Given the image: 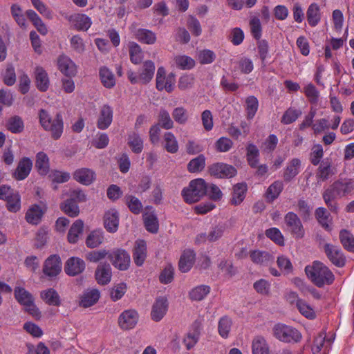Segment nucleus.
Instances as JSON below:
<instances>
[{
  "mask_svg": "<svg viewBox=\"0 0 354 354\" xmlns=\"http://www.w3.org/2000/svg\"><path fill=\"white\" fill-rule=\"evenodd\" d=\"M353 192L354 178L340 177L324 192L323 199L331 212H337L338 206L335 200L351 195Z\"/></svg>",
  "mask_w": 354,
  "mask_h": 354,
  "instance_id": "f257e3e1",
  "label": "nucleus"
},
{
  "mask_svg": "<svg viewBox=\"0 0 354 354\" xmlns=\"http://www.w3.org/2000/svg\"><path fill=\"white\" fill-rule=\"evenodd\" d=\"M305 272L311 282L318 288L330 285L335 280L333 272L320 261H316L312 266H306Z\"/></svg>",
  "mask_w": 354,
  "mask_h": 354,
  "instance_id": "f03ea898",
  "label": "nucleus"
},
{
  "mask_svg": "<svg viewBox=\"0 0 354 354\" xmlns=\"http://www.w3.org/2000/svg\"><path fill=\"white\" fill-rule=\"evenodd\" d=\"M39 123L42 128L50 133L51 138L53 140H58L61 138L64 131V121L61 113H57L53 118L52 124H49V113L44 109H40L39 111Z\"/></svg>",
  "mask_w": 354,
  "mask_h": 354,
  "instance_id": "7ed1b4c3",
  "label": "nucleus"
},
{
  "mask_svg": "<svg viewBox=\"0 0 354 354\" xmlns=\"http://www.w3.org/2000/svg\"><path fill=\"white\" fill-rule=\"evenodd\" d=\"M207 185L203 178H196L190 181L189 186L183 189L181 194L187 203H194L206 195Z\"/></svg>",
  "mask_w": 354,
  "mask_h": 354,
  "instance_id": "20e7f679",
  "label": "nucleus"
},
{
  "mask_svg": "<svg viewBox=\"0 0 354 354\" xmlns=\"http://www.w3.org/2000/svg\"><path fill=\"white\" fill-rule=\"evenodd\" d=\"M15 298L19 304L24 306L26 311L35 318H39L41 313L34 303L32 295L24 288L16 286L14 289Z\"/></svg>",
  "mask_w": 354,
  "mask_h": 354,
  "instance_id": "39448f33",
  "label": "nucleus"
},
{
  "mask_svg": "<svg viewBox=\"0 0 354 354\" xmlns=\"http://www.w3.org/2000/svg\"><path fill=\"white\" fill-rule=\"evenodd\" d=\"M273 335L276 339L285 343H297L302 337L297 329L283 324H277L274 326Z\"/></svg>",
  "mask_w": 354,
  "mask_h": 354,
  "instance_id": "423d86ee",
  "label": "nucleus"
},
{
  "mask_svg": "<svg viewBox=\"0 0 354 354\" xmlns=\"http://www.w3.org/2000/svg\"><path fill=\"white\" fill-rule=\"evenodd\" d=\"M108 258L112 265L121 271L129 269L131 263L129 254L124 249H114L109 252Z\"/></svg>",
  "mask_w": 354,
  "mask_h": 354,
  "instance_id": "0eeeda50",
  "label": "nucleus"
},
{
  "mask_svg": "<svg viewBox=\"0 0 354 354\" xmlns=\"http://www.w3.org/2000/svg\"><path fill=\"white\" fill-rule=\"evenodd\" d=\"M284 221L286 230L295 238L301 239L304 236V228L300 218L295 213L292 212H288L284 217Z\"/></svg>",
  "mask_w": 354,
  "mask_h": 354,
  "instance_id": "6e6552de",
  "label": "nucleus"
},
{
  "mask_svg": "<svg viewBox=\"0 0 354 354\" xmlns=\"http://www.w3.org/2000/svg\"><path fill=\"white\" fill-rule=\"evenodd\" d=\"M208 169L211 176L218 178H230L237 174L234 167L223 162L214 163L209 167Z\"/></svg>",
  "mask_w": 354,
  "mask_h": 354,
  "instance_id": "1a4fd4ad",
  "label": "nucleus"
},
{
  "mask_svg": "<svg viewBox=\"0 0 354 354\" xmlns=\"http://www.w3.org/2000/svg\"><path fill=\"white\" fill-rule=\"evenodd\" d=\"M324 249L328 259L333 265L338 268L344 266L346 259L342 250L338 246L326 243Z\"/></svg>",
  "mask_w": 354,
  "mask_h": 354,
  "instance_id": "9d476101",
  "label": "nucleus"
},
{
  "mask_svg": "<svg viewBox=\"0 0 354 354\" xmlns=\"http://www.w3.org/2000/svg\"><path fill=\"white\" fill-rule=\"evenodd\" d=\"M138 321V314L132 309L123 311L118 317V324L122 330H130L134 328Z\"/></svg>",
  "mask_w": 354,
  "mask_h": 354,
  "instance_id": "9b49d317",
  "label": "nucleus"
},
{
  "mask_svg": "<svg viewBox=\"0 0 354 354\" xmlns=\"http://www.w3.org/2000/svg\"><path fill=\"white\" fill-rule=\"evenodd\" d=\"M32 167V160L28 157H24L19 161L16 169L12 173V176L16 180H23L29 176Z\"/></svg>",
  "mask_w": 354,
  "mask_h": 354,
  "instance_id": "f8f14e48",
  "label": "nucleus"
},
{
  "mask_svg": "<svg viewBox=\"0 0 354 354\" xmlns=\"http://www.w3.org/2000/svg\"><path fill=\"white\" fill-rule=\"evenodd\" d=\"M62 270V263L59 255H50L46 261L43 268L44 273L49 277L57 275Z\"/></svg>",
  "mask_w": 354,
  "mask_h": 354,
  "instance_id": "ddd939ff",
  "label": "nucleus"
},
{
  "mask_svg": "<svg viewBox=\"0 0 354 354\" xmlns=\"http://www.w3.org/2000/svg\"><path fill=\"white\" fill-rule=\"evenodd\" d=\"M168 310V301L166 297H160L153 304L151 317L155 322L160 321Z\"/></svg>",
  "mask_w": 354,
  "mask_h": 354,
  "instance_id": "4468645a",
  "label": "nucleus"
},
{
  "mask_svg": "<svg viewBox=\"0 0 354 354\" xmlns=\"http://www.w3.org/2000/svg\"><path fill=\"white\" fill-rule=\"evenodd\" d=\"M57 66L59 71L67 77L75 76L77 73L75 64L65 55L59 56L57 59Z\"/></svg>",
  "mask_w": 354,
  "mask_h": 354,
  "instance_id": "2eb2a0df",
  "label": "nucleus"
},
{
  "mask_svg": "<svg viewBox=\"0 0 354 354\" xmlns=\"http://www.w3.org/2000/svg\"><path fill=\"white\" fill-rule=\"evenodd\" d=\"M85 269L84 261L78 257H71L66 262L65 272L69 276H76L82 273Z\"/></svg>",
  "mask_w": 354,
  "mask_h": 354,
  "instance_id": "dca6fc26",
  "label": "nucleus"
},
{
  "mask_svg": "<svg viewBox=\"0 0 354 354\" xmlns=\"http://www.w3.org/2000/svg\"><path fill=\"white\" fill-rule=\"evenodd\" d=\"M119 214L115 209H111L105 212L104 216V225L110 233L115 232L118 229Z\"/></svg>",
  "mask_w": 354,
  "mask_h": 354,
  "instance_id": "f3484780",
  "label": "nucleus"
},
{
  "mask_svg": "<svg viewBox=\"0 0 354 354\" xmlns=\"http://www.w3.org/2000/svg\"><path fill=\"white\" fill-rule=\"evenodd\" d=\"M113 112L112 108L107 104L104 105L101 108L97 119V128L101 130L108 129L113 121Z\"/></svg>",
  "mask_w": 354,
  "mask_h": 354,
  "instance_id": "a211bd4d",
  "label": "nucleus"
},
{
  "mask_svg": "<svg viewBox=\"0 0 354 354\" xmlns=\"http://www.w3.org/2000/svg\"><path fill=\"white\" fill-rule=\"evenodd\" d=\"M196 259V254L190 249L185 250L179 259L178 268L182 272H187L192 268Z\"/></svg>",
  "mask_w": 354,
  "mask_h": 354,
  "instance_id": "6ab92c4d",
  "label": "nucleus"
},
{
  "mask_svg": "<svg viewBox=\"0 0 354 354\" xmlns=\"http://www.w3.org/2000/svg\"><path fill=\"white\" fill-rule=\"evenodd\" d=\"M35 83L37 88L41 92L48 89L50 81L46 70L41 66H37L35 69Z\"/></svg>",
  "mask_w": 354,
  "mask_h": 354,
  "instance_id": "aec40b11",
  "label": "nucleus"
},
{
  "mask_svg": "<svg viewBox=\"0 0 354 354\" xmlns=\"http://www.w3.org/2000/svg\"><path fill=\"white\" fill-rule=\"evenodd\" d=\"M73 178L82 185H89L94 181L95 174L91 169L81 168L74 172Z\"/></svg>",
  "mask_w": 354,
  "mask_h": 354,
  "instance_id": "412c9836",
  "label": "nucleus"
},
{
  "mask_svg": "<svg viewBox=\"0 0 354 354\" xmlns=\"http://www.w3.org/2000/svg\"><path fill=\"white\" fill-rule=\"evenodd\" d=\"M147 257V244L144 240H138L133 252V258L134 263L137 266L143 265Z\"/></svg>",
  "mask_w": 354,
  "mask_h": 354,
  "instance_id": "4be33fe9",
  "label": "nucleus"
},
{
  "mask_svg": "<svg viewBox=\"0 0 354 354\" xmlns=\"http://www.w3.org/2000/svg\"><path fill=\"white\" fill-rule=\"evenodd\" d=\"M301 160L299 158H292L287 164L284 169L283 177L285 181L290 182L300 172Z\"/></svg>",
  "mask_w": 354,
  "mask_h": 354,
  "instance_id": "5701e85b",
  "label": "nucleus"
},
{
  "mask_svg": "<svg viewBox=\"0 0 354 354\" xmlns=\"http://www.w3.org/2000/svg\"><path fill=\"white\" fill-rule=\"evenodd\" d=\"M95 279L99 284L106 285L111 281L112 272L109 263L101 264L95 270Z\"/></svg>",
  "mask_w": 354,
  "mask_h": 354,
  "instance_id": "b1692460",
  "label": "nucleus"
},
{
  "mask_svg": "<svg viewBox=\"0 0 354 354\" xmlns=\"http://www.w3.org/2000/svg\"><path fill=\"white\" fill-rule=\"evenodd\" d=\"M155 68V64L152 61L147 60L144 62L138 73L141 84H146L153 79Z\"/></svg>",
  "mask_w": 354,
  "mask_h": 354,
  "instance_id": "393cba45",
  "label": "nucleus"
},
{
  "mask_svg": "<svg viewBox=\"0 0 354 354\" xmlns=\"http://www.w3.org/2000/svg\"><path fill=\"white\" fill-rule=\"evenodd\" d=\"M248 186L245 183H237L233 187V192L230 203L234 205H240L245 198Z\"/></svg>",
  "mask_w": 354,
  "mask_h": 354,
  "instance_id": "a878e982",
  "label": "nucleus"
},
{
  "mask_svg": "<svg viewBox=\"0 0 354 354\" xmlns=\"http://www.w3.org/2000/svg\"><path fill=\"white\" fill-rule=\"evenodd\" d=\"M143 221L146 230L151 233H156L158 230V218L153 211H146L144 212Z\"/></svg>",
  "mask_w": 354,
  "mask_h": 354,
  "instance_id": "bb28decb",
  "label": "nucleus"
},
{
  "mask_svg": "<svg viewBox=\"0 0 354 354\" xmlns=\"http://www.w3.org/2000/svg\"><path fill=\"white\" fill-rule=\"evenodd\" d=\"M306 17L308 24L311 27H315L321 21V12L319 5L312 3L308 8Z\"/></svg>",
  "mask_w": 354,
  "mask_h": 354,
  "instance_id": "cd10ccee",
  "label": "nucleus"
},
{
  "mask_svg": "<svg viewBox=\"0 0 354 354\" xmlns=\"http://www.w3.org/2000/svg\"><path fill=\"white\" fill-rule=\"evenodd\" d=\"M40 296L41 299L49 306H59L61 305L60 297L53 288L41 291Z\"/></svg>",
  "mask_w": 354,
  "mask_h": 354,
  "instance_id": "c85d7f7f",
  "label": "nucleus"
},
{
  "mask_svg": "<svg viewBox=\"0 0 354 354\" xmlns=\"http://www.w3.org/2000/svg\"><path fill=\"white\" fill-rule=\"evenodd\" d=\"M35 167L40 175L46 176L49 172V158L46 153L42 151L37 153Z\"/></svg>",
  "mask_w": 354,
  "mask_h": 354,
  "instance_id": "c756f323",
  "label": "nucleus"
},
{
  "mask_svg": "<svg viewBox=\"0 0 354 354\" xmlns=\"http://www.w3.org/2000/svg\"><path fill=\"white\" fill-rule=\"evenodd\" d=\"M100 298V292L97 289L87 290L82 295L80 305L88 308L94 305Z\"/></svg>",
  "mask_w": 354,
  "mask_h": 354,
  "instance_id": "7c9ffc66",
  "label": "nucleus"
},
{
  "mask_svg": "<svg viewBox=\"0 0 354 354\" xmlns=\"http://www.w3.org/2000/svg\"><path fill=\"white\" fill-rule=\"evenodd\" d=\"M260 152L253 143H248L246 147V159L252 168H256L259 162Z\"/></svg>",
  "mask_w": 354,
  "mask_h": 354,
  "instance_id": "2f4dec72",
  "label": "nucleus"
},
{
  "mask_svg": "<svg viewBox=\"0 0 354 354\" xmlns=\"http://www.w3.org/2000/svg\"><path fill=\"white\" fill-rule=\"evenodd\" d=\"M163 147L170 153H176L179 149L176 136L170 131L165 132L163 136Z\"/></svg>",
  "mask_w": 354,
  "mask_h": 354,
  "instance_id": "473e14b6",
  "label": "nucleus"
},
{
  "mask_svg": "<svg viewBox=\"0 0 354 354\" xmlns=\"http://www.w3.org/2000/svg\"><path fill=\"white\" fill-rule=\"evenodd\" d=\"M334 174L335 172L331 166L330 161L326 160L322 162L319 165L316 174V177L318 180L325 181L334 175Z\"/></svg>",
  "mask_w": 354,
  "mask_h": 354,
  "instance_id": "72a5a7b5",
  "label": "nucleus"
},
{
  "mask_svg": "<svg viewBox=\"0 0 354 354\" xmlns=\"http://www.w3.org/2000/svg\"><path fill=\"white\" fill-rule=\"evenodd\" d=\"M250 259L254 263L266 266L273 261L272 256L267 252L259 250H253L250 254Z\"/></svg>",
  "mask_w": 354,
  "mask_h": 354,
  "instance_id": "f704fd0d",
  "label": "nucleus"
},
{
  "mask_svg": "<svg viewBox=\"0 0 354 354\" xmlns=\"http://www.w3.org/2000/svg\"><path fill=\"white\" fill-rule=\"evenodd\" d=\"M136 39L141 43L151 45L156 41V35L153 31L145 29L139 28L136 32Z\"/></svg>",
  "mask_w": 354,
  "mask_h": 354,
  "instance_id": "c9c22d12",
  "label": "nucleus"
},
{
  "mask_svg": "<svg viewBox=\"0 0 354 354\" xmlns=\"http://www.w3.org/2000/svg\"><path fill=\"white\" fill-rule=\"evenodd\" d=\"M99 75L101 82L104 87L111 88L115 85V76L113 72L107 67H101L100 68Z\"/></svg>",
  "mask_w": 354,
  "mask_h": 354,
  "instance_id": "e433bc0d",
  "label": "nucleus"
},
{
  "mask_svg": "<svg viewBox=\"0 0 354 354\" xmlns=\"http://www.w3.org/2000/svg\"><path fill=\"white\" fill-rule=\"evenodd\" d=\"M127 143L131 151L136 154L140 153L143 150V140L137 133L133 132L129 135Z\"/></svg>",
  "mask_w": 354,
  "mask_h": 354,
  "instance_id": "4c0bfd02",
  "label": "nucleus"
},
{
  "mask_svg": "<svg viewBox=\"0 0 354 354\" xmlns=\"http://www.w3.org/2000/svg\"><path fill=\"white\" fill-rule=\"evenodd\" d=\"M232 326V320L228 316L221 317L218 322V333L219 335L227 339L229 337Z\"/></svg>",
  "mask_w": 354,
  "mask_h": 354,
  "instance_id": "58836bf2",
  "label": "nucleus"
},
{
  "mask_svg": "<svg viewBox=\"0 0 354 354\" xmlns=\"http://www.w3.org/2000/svg\"><path fill=\"white\" fill-rule=\"evenodd\" d=\"M84 223L82 220H76L71 225L68 233V241L70 243H76L78 241L79 235L83 232Z\"/></svg>",
  "mask_w": 354,
  "mask_h": 354,
  "instance_id": "ea45409f",
  "label": "nucleus"
},
{
  "mask_svg": "<svg viewBox=\"0 0 354 354\" xmlns=\"http://www.w3.org/2000/svg\"><path fill=\"white\" fill-rule=\"evenodd\" d=\"M71 19L77 29L80 30L86 31L92 24L91 18L84 14H75Z\"/></svg>",
  "mask_w": 354,
  "mask_h": 354,
  "instance_id": "a19ab883",
  "label": "nucleus"
},
{
  "mask_svg": "<svg viewBox=\"0 0 354 354\" xmlns=\"http://www.w3.org/2000/svg\"><path fill=\"white\" fill-rule=\"evenodd\" d=\"M42 216L43 212L40 206L35 205L28 209L26 220L28 223L37 225L40 222Z\"/></svg>",
  "mask_w": 354,
  "mask_h": 354,
  "instance_id": "79ce46f5",
  "label": "nucleus"
},
{
  "mask_svg": "<svg viewBox=\"0 0 354 354\" xmlns=\"http://www.w3.org/2000/svg\"><path fill=\"white\" fill-rule=\"evenodd\" d=\"M252 354H269V348L265 338L257 336L252 341Z\"/></svg>",
  "mask_w": 354,
  "mask_h": 354,
  "instance_id": "37998d69",
  "label": "nucleus"
},
{
  "mask_svg": "<svg viewBox=\"0 0 354 354\" xmlns=\"http://www.w3.org/2000/svg\"><path fill=\"white\" fill-rule=\"evenodd\" d=\"M210 289L207 285L198 286L191 290L189 297L192 301H201L209 293Z\"/></svg>",
  "mask_w": 354,
  "mask_h": 354,
  "instance_id": "c03bdc74",
  "label": "nucleus"
},
{
  "mask_svg": "<svg viewBox=\"0 0 354 354\" xmlns=\"http://www.w3.org/2000/svg\"><path fill=\"white\" fill-rule=\"evenodd\" d=\"M283 189L282 181L276 180L272 183L267 189L266 197L269 201H273L278 198Z\"/></svg>",
  "mask_w": 354,
  "mask_h": 354,
  "instance_id": "a18cd8bd",
  "label": "nucleus"
},
{
  "mask_svg": "<svg viewBox=\"0 0 354 354\" xmlns=\"http://www.w3.org/2000/svg\"><path fill=\"white\" fill-rule=\"evenodd\" d=\"M104 241V234L102 230L92 231L86 239V244L88 248H95L99 246Z\"/></svg>",
  "mask_w": 354,
  "mask_h": 354,
  "instance_id": "49530a36",
  "label": "nucleus"
},
{
  "mask_svg": "<svg viewBox=\"0 0 354 354\" xmlns=\"http://www.w3.org/2000/svg\"><path fill=\"white\" fill-rule=\"evenodd\" d=\"M176 66L180 70H190L195 66V61L187 55H176L174 59Z\"/></svg>",
  "mask_w": 354,
  "mask_h": 354,
  "instance_id": "de8ad7c7",
  "label": "nucleus"
},
{
  "mask_svg": "<svg viewBox=\"0 0 354 354\" xmlns=\"http://www.w3.org/2000/svg\"><path fill=\"white\" fill-rule=\"evenodd\" d=\"M330 214L324 207H318L315 211V216L319 224L327 231H330Z\"/></svg>",
  "mask_w": 354,
  "mask_h": 354,
  "instance_id": "09e8293b",
  "label": "nucleus"
},
{
  "mask_svg": "<svg viewBox=\"0 0 354 354\" xmlns=\"http://www.w3.org/2000/svg\"><path fill=\"white\" fill-rule=\"evenodd\" d=\"M158 123H157V124H159V126L164 129L169 130L174 128V121L171 118L169 112L165 109H160L158 116Z\"/></svg>",
  "mask_w": 354,
  "mask_h": 354,
  "instance_id": "8fccbe9b",
  "label": "nucleus"
},
{
  "mask_svg": "<svg viewBox=\"0 0 354 354\" xmlns=\"http://www.w3.org/2000/svg\"><path fill=\"white\" fill-rule=\"evenodd\" d=\"M61 209L71 217H75L80 213L79 207L73 198L66 200L62 205Z\"/></svg>",
  "mask_w": 354,
  "mask_h": 354,
  "instance_id": "3c124183",
  "label": "nucleus"
},
{
  "mask_svg": "<svg viewBox=\"0 0 354 354\" xmlns=\"http://www.w3.org/2000/svg\"><path fill=\"white\" fill-rule=\"evenodd\" d=\"M301 115V111L295 108H288L283 114L281 122L283 124H290L295 122Z\"/></svg>",
  "mask_w": 354,
  "mask_h": 354,
  "instance_id": "603ef678",
  "label": "nucleus"
},
{
  "mask_svg": "<svg viewBox=\"0 0 354 354\" xmlns=\"http://www.w3.org/2000/svg\"><path fill=\"white\" fill-rule=\"evenodd\" d=\"M205 166V158L203 154L191 160L187 165V170L191 173L201 171Z\"/></svg>",
  "mask_w": 354,
  "mask_h": 354,
  "instance_id": "864d4df0",
  "label": "nucleus"
},
{
  "mask_svg": "<svg viewBox=\"0 0 354 354\" xmlns=\"http://www.w3.org/2000/svg\"><path fill=\"white\" fill-rule=\"evenodd\" d=\"M225 227L223 226H216L214 227L208 234L207 236H206L205 234H201L197 237V241L200 240H205L207 239L209 241H216L218 239H220L224 232Z\"/></svg>",
  "mask_w": 354,
  "mask_h": 354,
  "instance_id": "5fc2aeb1",
  "label": "nucleus"
},
{
  "mask_svg": "<svg viewBox=\"0 0 354 354\" xmlns=\"http://www.w3.org/2000/svg\"><path fill=\"white\" fill-rule=\"evenodd\" d=\"M245 104L247 118L248 120H252L256 115V113L258 110L259 101L256 97L250 95L246 98Z\"/></svg>",
  "mask_w": 354,
  "mask_h": 354,
  "instance_id": "6e6d98bb",
  "label": "nucleus"
},
{
  "mask_svg": "<svg viewBox=\"0 0 354 354\" xmlns=\"http://www.w3.org/2000/svg\"><path fill=\"white\" fill-rule=\"evenodd\" d=\"M339 239L346 250L354 252V236L351 233L346 230H342L339 233Z\"/></svg>",
  "mask_w": 354,
  "mask_h": 354,
  "instance_id": "4d7b16f0",
  "label": "nucleus"
},
{
  "mask_svg": "<svg viewBox=\"0 0 354 354\" xmlns=\"http://www.w3.org/2000/svg\"><path fill=\"white\" fill-rule=\"evenodd\" d=\"M126 204L129 210L134 214H139L142 209L141 201L134 196L127 195L125 196Z\"/></svg>",
  "mask_w": 354,
  "mask_h": 354,
  "instance_id": "13d9d810",
  "label": "nucleus"
},
{
  "mask_svg": "<svg viewBox=\"0 0 354 354\" xmlns=\"http://www.w3.org/2000/svg\"><path fill=\"white\" fill-rule=\"evenodd\" d=\"M7 129L13 133H19L24 131V124L19 116L10 118L7 122Z\"/></svg>",
  "mask_w": 354,
  "mask_h": 354,
  "instance_id": "bf43d9fd",
  "label": "nucleus"
},
{
  "mask_svg": "<svg viewBox=\"0 0 354 354\" xmlns=\"http://www.w3.org/2000/svg\"><path fill=\"white\" fill-rule=\"evenodd\" d=\"M129 56L131 62L134 64H140L143 59L140 46L136 43H131L129 46Z\"/></svg>",
  "mask_w": 354,
  "mask_h": 354,
  "instance_id": "052dcab7",
  "label": "nucleus"
},
{
  "mask_svg": "<svg viewBox=\"0 0 354 354\" xmlns=\"http://www.w3.org/2000/svg\"><path fill=\"white\" fill-rule=\"evenodd\" d=\"M6 207L10 212L16 213L21 209V197L18 192H16L6 201Z\"/></svg>",
  "mask_w": 354,
  "mask_h": 354,
  "instance_id": "680f3d73",
  "label": "nucleus"
},
{
  "mask_svg": "<svg viewBox=\"0 0 354 354\" xmlns=\"http://www.w3.org/2000/svg\"><path fill=\"white\" fill-rule=\"evenodd\" d=\"M324 156L323 147L320 144H315L313 145L310 153V162L317 166L320 163L321 159Z\"/></svg>",
  "mask_w": 354,
  "mask_h": 354,
  "instance_id": "e2e57ef3",
  "label": "nucleus"
},
{
  "mask_svg": "<svg viewBox=\"0 0 354 354\" xmlns=\"http://www.w3.org/2000/svg\"><path fill=\"white\" fill-rule=\"evenodd\" d=\"M171 114L175 122L179 124H185L189 118L187 111L183 106L175 108Z\"/></svg>",
  "mask_w": 354,
  "mask_h": 354,
  "instance_id": "0e129e2a",
  "label": "nucleus"
},
{
  "mask_svg": "<svg viewBox=\"0 0 354 354\" xmlns=\"http://www.w3.org/2000/svg\"><path fill=\"white\" fill-rule=\"evenodd\" d=\"M249 24L252 37L256 40H259L262 35V27L259 19L257 17H252Z\"/></svg>",
  "mask_w": 354,
  "mask_h": 354,
  "instance_id": "69168bd1",
  "label": "nucleus"
},
{
  "mask_svg": "<svg viewBox=\"0 0 354 354\" xmlns=\"http://www.w3.org/2000/svg\"><path fill=\"white\" fill-rule=\"evenodd\" d=\"M266 236L279 245H284V238L281 231L277 227H271L266 230Z\"/></svg>",
  "mask_w": 354,
  "mask_h": 354,
  "instance_id": "338daca9",
  "label": "nucleus"
},
{
  "mask_svg": "<svg viewBox=\"0 0 354 354\" xmlns=\"http://www.w3.org/2000/svg\"><path fill=\"white\" fill-rule=\"evenodd\" d=\"M200 336V331L196 328L192 332H189L183 339V343L187 350L192 348L198 342Z\"/></svg>",
  "mask_w": 354,
  "mask_h": 354,
  "instance_id": "774afa93",
  "label": "nucleus"
}]
</instances>
